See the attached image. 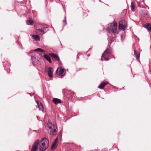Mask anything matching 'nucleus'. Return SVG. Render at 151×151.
<instances>
[{
    "label": "nucleus",
    "mask_w": 151,
    "mask_h": 151,
    "mask_svg": "<svg viewBox=\"0 0 151 151\" xmlns=\"http://www.w3.org/2000/svg\"><path fill=\"white\" fill-rule=\"evenodd\" d=\"M49 142L46 138H43L40 141L39 139L36 140L33 144L31 151H36L38 148L40 151H44L48 147Z\"/></svg>",
    "instance_id": "nucleus-1"
},
{
    "label": "nucleus",
    "mask_w": 151,
    "mask_h": 151,
    "mask_svg": "<svg viewBox=\"0 0 151 151\" xmlns=\"http://www.w3.org/2000/svg\"><path fill=\"white\" fill-rule=\"evenodd\" d=\"M46 128L48 132L51 134L55 135L57 133V127L56 125L53 124L50 122L47 123Z\"/></svg>",
    "instance_id": "nucleus-2"
},
{
    "label": "nucleus",
    "mask_w": 151,
    "mask_h": 151,
    "mask_svg": "<svg viewBox=\"0 0 151 151\" xmlns=\"http://www.w3.org/2000/svg\"><path fill=\"white\" fill-rule=\"evenodd\" d=\"M35 27L37 32L40 34L43 35L45 33V30L46 27L45 25L40 24H36Z\"/></svg>",
    "instance_id": "nucleus-3"
},
{
    "label": "nucleus",
    "mask_w": 151,
    "mask_h": 151,
    "mask_svg": "<svg viewBox=\"0 0 151 151\" xmlns=\"http://www.w3.org/2000/svg\"><path fill=\"white\" fill-rule=\"evenodd\" d=\"M117 25L116 23H112L109 27L107 28V31L109 33L111 32L115 35L117 31Z\"/></svg>",
    "instance_id": "nucleus-4"
},
{
    "label": "nucleus",
    "mask_w": 151,
    "mask_h": 151,
    "mask_svg": "<svg viewBox=\"0 0 151 151\" xmlns=\"http://www.w3.org/2000/svg\"><path fill=\"white\" fill-rule=\"evenodd\" d=\"M111 53V50L109 48L106 49L102 55L101 57V60H103V58L106 60H109V55Z\"/></svg>",
    "instance_id": "nucleus-5"
},
{
    "label": "nucleus",
    "mask_w": 151,
    "mask_h": 151,
    "mask_svg": "<svg viewBox=\"0 0 151 151\" xmlns=\"http://www.w3.org/2000/svg\"><path fill=\"white\" fill-rule=\"evenodd\" d=\"M56 72L57 75L61 77H63L65 75L66 71L62 67H60L57 68Z\"/></svg>",
    "instance_id": "nucleus-6"
},
{
    "label": "nucleus",
    "mask_w": 151,
    "mask_h": 151,
    "mask_svg": "<svg viewBox=\"0 0 151 151\" xmlns=\"http://www.w3.org/2000/svg\"><path fill=\"white\" fill-rule=\"evenodd\" d=\"M31 58L32 63L34 65H36L38 64L40 59V58L39 57L38 55H34V56L32 57Z\"/></svg>",
    "instance_id": "nucleus-7"
},
{
    "label": "nucleus",
    "mask_w": 151,
    "mask_h": 151,
    "mask_svg": "<svg viewBox=\"0 0 151 151\" xmlns=\"http://www.w3.org/2000/svg\"><path fill=\"white\" fill-rule=\"evenodd\" d=\"M123 23V22L122 21L119 22L118 27L119 29L124 30H125L126 28V25L124 24Z\"/></svg>",
    "instance_id": "nucleus-8"
},
{
    "label": "nucleus",
    "mask_w": 151,
    "mask_h": 151,
    "mask_svg": "<svg viewBox=\"0 0 151 151\" xmlns=\"http://www.w3.org/2000/svg\"><path fill=\"white\" fill-rule=\"evenodd\" d=\"M53 68L50 67H49L48 69L47 73L49 77L52 78L53 77Z\"/></svg>",
    "instance_id": "nucleus-9"
},
{
    "label": "nucleus",
    "mask_w": 151,
    "mask_h": 151,
    "mask_svg": "<svg viewBox=\"0 0 151 151\" xmlns=\"http://www.w3.org/2000/svg\"><path fill=\"white\" fill-rule=\"evenodd\" d=\"M49 55L52 57L53 59L58 61L60 60L59 58L57 55L54 53H49Z\"/></svg>",
    "instance_id": "nucleus-10"
},
{
    "label": "nucleus",
    "mask_w": 151,
    "mask_h": 151,
    "mask_svg": "<svg viewBox=\"0 0 151 151\" xmlns=\"http://www.w3.org/2000/svg\"><path fill=\"white\" fill-rule=\"evenodd\" d=\"M108 83V82L107 81H104L100 84L98 87L101 89H102L105 86L107 85Z\"/></svg>",
    "instance_id": "nucleus-11"
},
{
    "label": "nucleus",
    "mask_w": 151,
    "mask_h": 151,
    "mask_svg": "<svg viewBox=\"0 0 151 151\" xmlns=\"http://www.w3.org/2000/svg\"><path fill=\"white\" fill-rule=\"evenodd\" d=\"M37 104L39 109V110H41L43 112H44L43 110V106L41 103L39 101H37Z\"/></svg>",
    "instance_id": "nucleus-12"
},
{
    "label": "nucleus",
    "mask_w": 151,
    "mask_h": 151,
    "mask_svg": "<svg viewBox=\"0 0 151 151\" xmlns=\"http://www.w3.org/2000/svg\"><path fill=\"white\" fill-rule=\"evenodd\" d=\"M52 101L56 105L58 104H60L61 103V100L60 99L57 98H53L52 99Z\"/></svg>",
    "instance_id": "nucleus-13"
},
{
    "label": "nucleus",
    "mask_w": 151,
    "mask_h": 151,
    "mask_svg": "<svg viewBox=\"0 0 151 151\" xmlns=\"http://www.w3.org/2000/svg\"><path fill=\"white\" fill-rule=\"evenodd\" d=\"M32 37L37 41H38L40 40V38L39 36L37 35H32Z\"/></svg>",
    "instance_id": "nucleus-14"
},
{
    "label": "nucleus",
    "mask_w": 151,
    "mask_h": 151,
    "mask_svg": "<svg viewBox=\"0 0 151 151\" xmlns=\"http://www.w3.org/2000/svg\"><path fill=\"white\" fill-rule=\"evenodd\" d=\"M43 56L44 58L48 61L50 63H52L51 60L49 55L45 54Z\"/></svg>",
    "instance_id": "nucleus-15"
},
{
    "label": "nucleus",
    "mask_w": 151,
    "mask_h": 151,
    "mask_svg": "<svg viewBox=\"0 0 151 151\" xmlns=\"http://www.w3.org/2000/svg\"><path fill=\"white\" fill-rule=\"evenodd\" d=\"M145 27L148 30V31L151 32V24H147L145 25Z\"/></svg>",
    "instance_id": "nucleus-16"
},
{
    "label": "nucleus",
    "mask_w": 151,
    "mask_h": 151,
    "mask_svg": "<svg viewBox=\"0 0 151 151\" xmlns=\"http://www.w3.org/2000/svg\"><path fill=\"white\" fill-rule=\"evenodd\" d=\"M134 54L135 56V57L137 59H139L140 56V53L137 52L135 50H134Z\"/></svg>",
    "instance_id": "nucleus-17"
},
{
    "label": "nucleus",
    "mask_w": 151,
    "mask_h": 151,
    "mask_svg": "<svg viewBox=\"0 0 151 151\" xmlns=\"http://www.w3.org/2000/svg\"><path fill=\"white\" fill-rule=\"evenodd\" d=\"M27 24L31 25L33 24V21L32 19H29L26 22Z\"/></svg>",
    "instance_id": "nucleus-18"
},
{
    "label": "nucleus",
    "mask_w": 151,
    "mask_h": 151,
    "mask_svg": "<svg viewBox=\"0 0 151 151\" xmlns=\"http://www.w3.org/2000/svg\"><path fill=\"white\" fill-rule=\"evenodd\" d=\"M135 3L134 2H132L131 3V10L132 11H134Z\"/></svg>",
    "instance_id": "nucleus-19"
},
{
    "label": "nucleus",
    "mask_w": 151,
    "mask_h": 151,
    "mask_svg": "<svg viewBox=\"0 0 151 151\" xmlns=\"http://www.w3.org/2000/svg\"><path fill=\"white\" fill-rule=\"evenodd\" d=\"M34 51H38L40 52H42L44 53H45V51L43 50L40 48H38L34 50Z\"/></svg>",
    "instance_id": "nucleus-20"
},
{
    "label": "nucleus",
    "mask_w": 151,
    "mask_h": 151,
    "mask_svg": "<svg viewBox=\"0 0 151 151\" xmlns=\"http://www.w3.org/2000/svg\"><path fill=\"white\" fill-rule=\"evenodd\" d=\"M58 138H56L55 140V142L53 143V145H52L51 148H52L53 147H55L56 145V143L58 141Z\"/></svg>",
    "instance_id": "nucleus-21"
},
{
    "label": "nucleus",
    "mask_w": 151,
    "mask_h": 151,
    "mask_svg": "<svg viewBox=\"0 0 151 151\" xmlns=\"http://www.w3.org/2000/svg\"><path fill=\"white\" fill-rule=\"evenodd\" d=\"M142 1H143L142 2L141 1H138L137 2V4H138V6L142 7V3H143L144 2V0H142Z\"/></svg>",
    "instance_id": "nucleus-22"
},
{
    "label": "nucleus",
    "mask_w": 151,
    "mask_h": 151,
    "mask_svg": "<svg viewBox=\"0 0 151 151\" xmlns=\"http://www.w3.org/2000/svg\"><path fill=\"white\" fill-rule=\"evenodd\" d=\"M69 94L70 95V96H71L72 97H73V96H74L75 94V93L72 91H70L69 92Z\"/></svg>",
    "instance_id": "nucleus-23"
},
{
    "label": "nucleus",
    "mask_w": 151,
    "mask_h": 151,
    "mask_svg": "<svg viewBox=\"0 0 151 151\" xmlns=\"http://www.w3.org/2000/svg\"><path fill=\"white\" fill-rule=\"evenodd\" d=\"M63 24L64 26H65L67 24V22L66 21V16L65 17V19L63 20Z\"/></svg>",
    "instance_id": "nucleus-24"
},
{
    "label": "nucleus",
    "mask_w": 151,
    "mask_h": 151,
    "mask_svg": "<svg viewBox=\"0 0 151 151\" xmlns=\"http://www.w3.org/2000/svg\"><path fill=\"white\" fill-rule=\"evenodd\" d=\"M5 65V63H3V65H4V66Z\"/></svg>",
    "instance_id": "nucleus-25"
},
{
    "label": "nucleus",
    "mask_w": 151,
    "mask_h": 151,
    "mask_svg": "<svg viewBox=\"0 0 151 151\" xmlns=\"http://www.w3.org/2000/svg\"><path fill=\"white\" fill-rule=\"evenodd\" d=\"M112 42H110V44H111V43H112Z\"/></svg>",
    "instance_id": "nucleus-26"
},
{
    "label": "nucleus",
    "mask_w": 151,
    "mask_h": 151,
    "mask_svg": "<svg viewBox=\"0 0 151 151\" xmlns=\"http://www.w3.org/2000/svg\"><path fill=\"white\" fill-rule=\"evenodd\" d=\"M47 71L46 70H45V71L46 72Z\"/></svg>",
    "instance_id": "nucleus-27"
},
{
    "label": "nucleus",
    "mask_w": 151,
    "mask_h": 151,
    "mask_svg": "<svg viewBox=\"0 0 151 151\" xmlns=\"http://www.w3.org/2000/svg\"><path fill=\"white\" fill-rule=\"evenodd\" d=\"M150 73H151V72H150Z\"/></svg>",
    "instance_id": "nucleus-28"
}]
</instances>
